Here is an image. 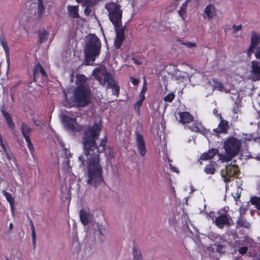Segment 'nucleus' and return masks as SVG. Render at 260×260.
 Masks as SVG:
<instances>
[{
  "instance_id": "24",
  "label": "nucleus",
  "mask_w": 260,
  "mask_h": 260,
  "mask_svg": "<svg viewBox=\"0 0 260 260\" xmlns=\"http://www.w3.org/2000/svg\"><path fill=\"white\" fill-rule=\"evenodd\" d=\"M190 0H186L181 6L180 9L178 11L179 15L182 17L183 19L186 17V9L188 6V3Z\"/></svg>"
},
{
  "instance_id": "51",
  "label": "nucleus",
  "mask_w": 260,
  "mask_h": 260,
  "mask_svg": "<svg viewBox=\"0 0 260 260\" xmlns=\"http://www.w3.org/2000/svg\"><path fill=\"white\" fill-rule=\"evenodd\" d=\"M131 82L134 85H137L139 83V80L138 79H135L133 77L130 78Z\"/></svg>"
},
{
  "instance_id": "7",
  "label": "nucleus",
  "mask_w": 260,
  "mask_h": 260,
  "mask_svg": "<svg viewBox=\"0 0 260 260\" xmlns=\"http://www.w3.org/2000/svg\"><path fill=\"white\" fill-rule=\"evenodd\" d=\"M240 173L239 168L237 165L231 162L226 166L224 169L221 171V177L225 182H230L232 178L237 177Z\"/></svg>"
},
{
  "instance_id": "14",
  "label": "nucleus",
  "mask_w": 260,
  "mask_h": 260,
  "mask_svg": "<svg viewBox=\"0 0 260 260\" xmlns=\"http://www.w3.org/2000/svg\"><path fill=\"white\" fill-rule=\"evenodd\" d=\"M229 128V126L228 121L225 120H221L220 121V122L218 125V127L213 129V132L215 133L216 136H218L220 134L227 133Z\"/></svg>"
},
{
  "instance_id": "25",
  "label": "nucleus",
  "mask_w": 260,
  "mask_h": 260,
  "mask_svg": "<svg viewBox=\"0 0 260 260\" xmlns=\"http://www.w3.org/2000/svg\"><path fill=\"white\" fill-rule=\"evenodd\" d=\"M250 41V44L257 47L260 42V34H257L255 31H253L252 32Z\"/></svg>"
},
{
  "instance_id": "49",
  "label": "nucleus",
  "mask_w": 260,
  "mask_h": 260,
  "mask_svg": "<svg viewBox=\"0 0 260 260\" xmlns=\"http://www.w3.org/2000/svg\"><path fill=\"white\" fill-rule=\"evenodd\" d=\"M242 26L241 24H240L238 25L234 24L232 27L234 29V32L235 33V32L239 31L240 30H241L242 28Z\"/></svg>"
},
{
  "instance_id": "42",
  "label": "nucleus",
  "mask_w": 260,
  "mask_h": 260,
  "mask_svg": "<svg viewBox=\"0 0 260 260\" xmlns=\"http://www.w3.org/2000/svg\"><path fill=\"white\" fill-rule=\"evenodd\" d=\"M97 230L99 231V235L101 236L104 235L106 233V229L105 226L103 225H97Z\"/></svg>"
},
{
  "instance_id": "58",
  "label": "nucleus",
  "mask_w": 260,
  "mask_h": 260,
  "mask_svg": "<svg viewBox=\"0 0 260 260\" xmlns=\"http://www.w3.org/2000/svg\"><path fill=\"white\" fill-rule=\"evenodd\" d=\"M134 60L135 63L137 64H140V63L138 61V60H136L135 59H134Z\"/></svg>"
},
{
  "instance_id": "52",
  "label": "nucleus",
  "mask_w": 260,
  "mask_h": 260,
  "mask_svg": "<svg viewBox=\"0 0 260 260\" xmlns=\"http://www.w3.org/2000/svg\"><path fill=\"white\" fill-rule=\"evenodd\" d=\"M247 209L244 207H241L240 208V216H242V214H245V213L246 212Z\"/></svg>"
},
{
  "instance_id": "9",
  "label": "nucleus",
  "mask_w": 260,
  "mask_h": 260,
  "mask_svg": "<svg viewBox=\"0 0 260 260\" xmlns=\"http://www.w3.org/2000/svg\"><path fill=\"white\" fill-rule=\"evenodd\" d=\"M218 216L215 217L213 222L220 229H223L225 226L227 227L230 226L231 217L228 213H221L218 212Z\"/></svg>"
},
{
  "instance_id": "2",
  "label": "nucleus",
  "mask_w": 260,
  "mask_h": 260,
  "mask_svg": "<svg viewBox=\"0 0 260 260\" xmlns=\"http://www.w3.org/2000/svg\"><path fill=\"white\" fill-rule=\"evenodd\" d=\"M87 78L83 74L76 75V86L74 90L72 102L73 105L79 108L87 106L91 101V90L90 85L87 82Z\"/></svg>"
},
{
  "instance_id": "41",
  "label": "nucleus",
  "mask_w": 260,
  "mask_h": 260,
  "mask_svg": "<svg viewBox=\"0 0 260 260\" xmlns=\"http://www.w3.org/2000/svg\"><path fill=\"white\" fill-rule=\"evenodd\" d=\"M175 95L173 93H169L164 98V101L167 102L171 103L175 99Z\"/></svg>"
},
{
  "instance_id": "56",
  "label": "nucleus",
  "mask_w": 260,
  "mask_h": 260,
  "mask_svg": "<svg viewBox=\"0 0 260 260\" xmlns=\"http://www.w3.org/2000/svg\"><path fill=\"white\" fill-rule=\"evenodd\" d=\"M172 171H173L174 172H176V173H178V172H179V171H178V169H177V168H176V167H173V168H172Z\"/></svg>"
},
{
  "instance_id": "10",
  "label": "nucleus",
  "mask_w": 260,
  "mask_h": 260,
  "mask_svg": "<svg viewBox=\"0 0 260 260\" xmlns=\"http://www.w3.org/2000/svg\"><path fill=\"white\" fill-rule=\"evenodd\" d=\"M136 142L137 144V150L139 154L142 157H144L147 153V149L146 148L145 142L144 137L140 134L139 131H135Z\"/></svg>"
},
{
  "instance_id": "33",
  "label": "nucleus",
  "mask_w": 260,
  "mask_h": 260,
  "mask_svg": "<svg viewBox=\"0 0 260 260\" xmlns=\"http://www.w3.org/2000/svg\"><path fill=\"white\" fill-rule=\"evenodd\" d=\"M45 8L43 5L42 0H38V14L39 18L42 17L45 12Z\"/></svg>"
},
{
  "instance_id": "29",
  "label": "nucleus",
  "mask_w": 260,
  "mask_h": 260,
  "mask_svg": "<svg viewBox=\"0 0 260 260\" xmlns=\"http://www.w3.org/2000/svg\"><path fill=\"white\" fill-rule=\"evenodd\" d=\"M250 202L258 210L260 211V197L253 196L251 197Z\"/></svg>"
},
{
  "instance_id": "31",
  "label": "nucleus",
  "mask_w": 260,
  "mask_h": 260,
  "mask_svg": "<svg viewBox=\"0 0 260 260\" xmlns=\"http://www.w3.org/2000/svg\"><path fill=\"white\" fill-rule=\"evenodd\" d=\"M216 171V169L213 164H208L204 168V172L207 174L213 175Z\"/></svg>"
},
{
  "instance_id": "23",
  "label": "nucleus",
  "mask_w": 260,
  "mask_h": 260,
  "mask_svg": "<svg viewBox=\"0 0 260 260\" xmlns=\"http://www.w3.org/2000/svg\"><path fill=\"white\" fill-rule=\"evenodd\" d=\"M89 214L85 210L81 209L80 211V218L81 222L84 225H86L89 223Z\"/></svg>"
},
{
  "instance_id": "47",
  "label": "nucleus",
  "mask_w": 260,
  "mask_h": 260,
  "mask_svg": "<svg viewBox=\"0 0 260 260\" xmlns=\"http://www.w3.org/2000/svg\"><path fill=\"white\" fill-rule=\"evenodd\" d=\"M83 6H86L84 9V13L86 15L89 16L91 12V10L90 9L91 7L93 6H89L88 5H83Z\"/></svg>"
},
{
  "instance_id": "59",
  "label": "nucleus",
  "mask_w": 260,
  "mask_h": 260,
  "mask_svg": "<svg viewBox=\"0 0 260 260\" xmlns=\"http://www.w3.org/2000/svg\"><path fill=\"white\" fill-rule=\"evenodd\" d=\"M217 112V110H216V109H214V110H213V113H214V114H215V113H216Z\"/></svg>"
},
{
  "instance_id": "43",
  "label": "nucleus",
  "mask_w": 260,
  "mask_h": 260,
  "mask_svg": "<svg viewBox=\"0 0 260 260\" xmlns=\"http://www.w3.org/2000/svg\"><path fill=\"white\" fill-rule=\"evenodd\" d=\"M147 89V88L146 86L145 85H144L143 86L142 89L140 93V96H139L140 99H141L142 100H144L145 99V93L146 92Z\"/></svg>"
},
{
  "instance_id": "26",
  "label": "nucleus",
  "mask_w": 260,
  "mask_h": 260,
  "mask_svg": "<svg viewBox=\"0 0 260 260\" xmlns=\"http://www.w3.org/2000/svg\"><path fill=\"white\" fill-rule=\"evenodd\" d=\"M120 24H119V26H115V25H113L116 32V36L125 37V28L122 27V22H121Z\"/></svg>"
},
{
  "instance_id": "44",
  "label": "nucleus",
  "mask_w": 260,
  "mask_h": 260,
  "mask_svg": "<svg viewBox=\"0 0 260 260\" xmlns=\"http://www.w3.org/2000/svg\"><path fill=\"white\" fill-rule=\"evenodd\" d=\"M256 47V46L250 44V47L246 51V53L247 55V56L250 57L252 53L254 52V50Z\"/></svg>"
},
{
  "instance_id": "34",
  "label": "nucleus",
  "mask_w": 260,
  "mask_h": 260,
  "mask_svg": "<svg viewBox=\"0 0 260 260\" xmlns=\"http://www.w3.org/2000/svg\"><path fill=\"white\" fill-rule=\"evenodd\" d=\"M212 245L215 247V251L217 253H219L220 254L224 253V246L223 245L218 243H215L213 244H212Z\"/></svg>"
},
{
  "instance_id": "30",
  "label": "nucleus",
  "mask_w": 260,
  "mask_h": 260,
  "mask_svg": "<svg viewBox=\"0 0 260 260\" xmlns=\"http://www.w3.org/2000/svg\"><path fill=\"white\" fill-rule=\"evenodd\" d=\"M100 0H76L78 3H82L83 5L89 6H95Z\"/></svg>"
},
{
  "instance_id": "46",
  "label": "nucleus",
  "mask_w": 260,
  "mask_h": 260,
  "mask_svg": "<svg viewBox=\"0 0 260 260\" xmlns=\"http://www.w3.org/2000/svg\"><path fill=\"white\" fill-rule=\"evenodd\" d=\"M248 247L246 246H242L239 248L238 251L239 253L243 255L247 253Z\"/></svg>"
},
{
  "instance_id": "27",
  "label": "nucleus",
  "mask_w": 260,
  "mask_h": 260,
  "mask_svg": "<svg viewBox=\"0 0 260 260\" xmlns=\"http://www.w3.org/2000/svg\"><path fill=\"white\" fill-rule=\"evenodd\" d=\"M237 225L246 229H249L250 224L245 219H243L242 216H240L237 222Z\"/></svg>"
},
{
  "instance_id": "36",
  "label": "nucleus",
  "mask_w": 260,
  "mask_h": 260,
  "mask_svg": "<svg viewBox=\"0 0 260 260\" xmlns=\"http://www.w3.org/2000/svg\"><path fill=\"white\" fill-rule=\"evenodd\" d=\"M0 145L1 146V148H2L1 150L0 149V151L3 152L5 154V155L8 158H9L10 157L9 155V153L7 151V147H6L7 143H6V142H5V143L3 142L2 137L1 135H0Z\"/></svg>"
},
{
  "instance_id": "32",
  "label": "nucleus",
  "mask_w": 260,
  "mask_h": 260,
  "mask_svg": "<svg viewBox=\"0 0 260 260\" xmlns=\"http://www.w3.org/2000/svg\"><path fill=\"white\" fill-rule=\"evenodd\" d=\"M125 37L116 36L114 40V47L116 49H119L121 47Z\"/></svg>"
},
{
  "instance_id": "61",
  "label": "nucleus",
  "mask_w": 260,
  "mask_h": 260,
  "mask_svg": "<svg viewBox=\"0 0 260 260\" xmlns=\"http://www.w3.org/2000/svg\"><path fill=\"white\" fill-rule=\"evenodd\" d=\"M6 260H9V259L8 258H7Z\"/></svg>"
},
{
  "instance_id": "15",
  "label": "nucleus",
  "mask_w": 260,
  "mask_h": 260,
  "mask_svg": "<svg viewBox=\"0 0 260 260\" xmlns=\"http://www.w3.org/2000/svg\"><path fill=\"white\" fill-rule=\"evenodd\" d=\"M187 127L191 132L196 133L203 134L206 131V129L203 127L202 123L198 122L196 120L192 121V124Z\"/></svg>"
},
{
  "instance_id": "60",
  "label": "nucleus",
  "mask_w": 260,
  "mask_h": 260,
  "mask_svg": "<svg viewBox=\"0 0 260 260\" xmlns=\"http://www.w3.org/2000/svg\"><path fill=\"white\" fill-rule=\"evenodd\" d=\"M65 150H66V152L67 153V151H69V150H67V149H65Z\"/></svg>"
},
{
  "instance_id": "19",
  "label": "nucleus",
  "mask_w": 260,
  "mask_h": 260,
  "mask_svg": "<svg viewBox=\"0 0 260 260\" xmlns=\"http://www.w3.org/2000/svg\"><path fill=\"white\" fill-rule=\"evenodd\" d=\"M218 150L215 148L209 150L208 152L202 154L200 156V159L203 160H206L213 158L218 153Z\"/></svg>"
},
{
  "instance_id": "35",
  "label": "nucleus",
  "mask_w": 260,
  "mask_h": 260,
  "mask_svg": "<svg viewBox=\"0 0 260 260\" xmlns=\"http://www.w3.org/2000/svg\"><path fill=\"white\" fill-rule=\"evenodd\" d=\"M213 83H214V89H216L220 91L224 90V87L223 84L218 81L217 79H214L212 80Z\"/></svg>"
},
{
  "instance_id": "53",
  "label": "nucleus",
  "mask_w": 260,
  "mask_h": 260,
  "mask_svg": "<svg viewBox=\"0 0 260 260\" xmlns=\"http://www.w3.org/2000/svg\"><path fill=\"white\" fill-rule=\"evenodd\" d=\"M209 216L210 217V218L212 219V220H214L215 217V212H213V211H211L210 212V213H209Z\"/></svg>"
},
{
  "instance_id": "50",
  "label": "nucleus",
  "mask_w": 260,
  "mask_h": 260,
  "mask_svg": "<svg viewBox=\"0 0 260 260\" xmlns=\"http://www.w3.org/2000/svg\"><path fill=\"white\" fill-rule=\"evenodd\" d=\"M255 56L257 60H260V46L256 48L255 52Z\"/></svg>"
},
{
  "instance_id": "11",
  "label": "nucleus",
  "mask_w": 260,
  "mask_h": 260,
  "mask_svg": "<svg viewBox=\"0 0 260 260\" xmlns=\"http://www.w3.org/2000/svg\"><path fill=\"white\" fill-rule=\"evenodd\" d=\"M250 75L254 81L260 80V60H254L251 61Z\"/></svg>"
},
{
  "instance_id": "20",
  "label": "nucleus",
  "mask_w": 260,
  "mask_h": 260,
  "mask_svg": "<svg viewBox=\"0 0 260 260\" xmlns=\"http://www.w3.org/2000/svg\"><path fill=\"white\" fill-rule=\"evenodd\" d=\"M21 131L23 136L25 139H26V138H30V135L31 132V128L30 126L25 123H22Z\"/></svg>"
},
{
  "instance_id": "28",
  "label": "nucleus",
  "mask_w": 260,
  "mask_h": 260,
  "mask_svg": "<svg viewBox=\"0 0 260 260\" xmlns=\"http://www.w3.org/2000/svg\"><path fill=\"white\" fill-rule=\"evenodd\" d=\"M3 194L6 197L7 201L10 203L11 209H13L15 203V199L12 197V194L5 191H3Z\"/></svg>"
},
{
  "instance_id": "13",
  "label": "nucleus",
  "mask_w": 260,
  "mask_h": 260,
  "mask_svg": "<svg viewBox=\"0 0 260 260\" xmlns=\"http://www.w3.org/2000/svg\"><path fill=\"white\" fill-rule=\"evenodd\" d=\"M0 44L2 46L5 52L6 56V60L7 63V72H8L10 66V57H9V48L5 36L4 35H2L1 38H0Z\"/></svg>"
},
{
  "instance_id": "3",
  "label": "nucleus",
  "mask_w": 260,
  "mask_h": 260,
  "mask_svg": "<svg viewBox=\"0 0 260 260\" xmlns=\"http://www.w3.org/2000/svg\"><path fill=\"white\" fill-rule=\"evenodd\" d=\"M101 42L95 35L89 36L84 49L85 59L87 62H93L101 53Z\"/></svg>"
},
{
  "instance_id": "39",
  "label": "nucleus",
  "mask_w": 260,
  "mask_h": 260,
  "mask_svg": "<svg viewBox=\"0 0 260 260\" xmlns=\"http://www.w3.org/2000/svg\"><path fill=\"white\" fill-rule=\"evenodd\" d=\"M30 228H31V230L33 245L34 247H35L36 246V233H35V228L33 222L31 220H30Z\"/></svg>"
},
{
  "instance_id": "38",
  "label": "nucleus",
  "mask_w": 260,
  "mask_h": 260,
  "mask_svg": "<svg viewBox=\"0 0 260 260\" xmlns=\"http://www.w3.org/2000/svg\"><path fill=\"white\" fill-rule=\"evenodd\" d=\"M134 260H143L141 252H139L136 247L134 245L133 247Z\"/></svg>"
},
{
  "instance_id": "55",
  "label": "nucleus",
  "mask_w": 260,
  "mask_h": 260,
  "mask_svg": "<svg viewBox=\"0 0 260 260\" xmlns=\"http://www.w3.org/2000/svg\"><path fill=\"white\" fill-rule=\"evenodd\" d=\"M13 229V224L12 223H10L9 224V230L10 231H12Z\"/></svg>"
},
{
  "instance_id": "1",
  "label": "nucleus",
  "mask_w": 260,
  "mask_h": 260,
  "mask_svg": "<svg viewBox=\"0 0 260 260\" xmlns=\"http://www.w3.org/2000/svg\"><path fill=\"white\" fill-rule=\"evenodd\" d=\"M100 133L101 129L96 125L84 131L82 142L84 155L79 157L82 165H85L86 161L88 177L87 183L94 187H97L104 181L99 154L105 151L107 139L105 137L98 145L96 141L99 139Z\"/></svg>"
},
{
  "instance_id": "21",
  "label": "nucleus",
  "mask_w": 260,
  "mask_h": 260,
  "mask_svg": "<svg viewBox=\"0 0 260 260\" xmlns=\"http://www.w3.org/2000/svg\"><path fill=\"white\" fill-rule=\"evenodd\" d=\"M215 12V8L214 6L212 4H209L206 6L204 10V13L207 15L208 19H211L213 18Z\"/></svg>"
},
{
  "instance_id": "16",
  "label": "nucleus",
  "mask_w": 260,
  "mask_h": 260,
  "mask_svg": "<svg viewBox=\"0 0 260 260\" xmlns=\"http://www.w3.org/2000/svg\"><path fill=\"white\" fill-rule=\"evenodd\" d=\"M179 122L183 124H188L193 121V117L187 111L180 112L179 113Z\"/></svg>"
},
{
  "instance_id": "54",
  "label": "nucleus",
  "mask_w": 260,
  "mask_h": 260,
  "mask_svg": "<svg viewBox=\"0 0 260 260\" xmlns=\"http://www.w3.org/2000/svg\"><path fill=\"white\" fill-rule=\"evenodd\" d=\"M215 247L213 246V245H211L210 247H208V250L210 252H214V251Z\"/></svg>"
},
{
  "instance_id": "63",
  "label": "nucleus",
  "mask_w": 260,
  "mask_h": 260,
  "mask_svg": "<svg viewBox=\"0 0 260 260\" xmlns=\"http://www.w3.org/2000/svg\"><path fill=\"white\" fill-rule=\"evenodd\" d=\"M0 38H1V37H0Z\"/></svg>"
},
{
  "instance_id": "45",
  "label": "nucleus",
  "mask_w": 260,
  "mask_h": 260,
  "mask_svg": "<svg viewBox=\"0 0 260 260\" xmlns=\"http://www.w3.org/2000/svg\"><path fill=\"white\" fill-rule=\"evenodd\" d=\"M144 100L140 99L134 104V109L136 111H139L140 108L142 106Z\"/></svg>"
},
{
  "instance_id": "8",
  "label": "nucleus",
  "mask_w": 260,
  "mask_h": 260,
  "mask_svg": "<svg viewBox=\"0 0 260 260\" xmlns=\"http://www.w3.org/2000/svg\"><path fill=\"white\" fill-rule=\"evenodd\" d=\"M92 76L102 85H105L113 77L112 74L108 72L105 68L101 67L96 68L93 71Z\"/></svg>"
},
{
  "instance_id": "48",
  "label": "nucleus",
  "mask_w": 260,
  "mask_h": 260,
  "mask_svg": "<svg viewBox=\"0 0 260 260\" xmlns=\"http://www.w3.org/2000/svg\"><path fill=\"white\" fill-rule=\"evenodd\" d=\"M183 44L186 46L187 47L191 48L197 46V44L194 43L187 42L186 43H183Z\"/></svg>"
},
{
  "instance_id": "12",
  "label": "nucleus",
  "mask_w": 260,
  "mask_h": 260,
  "mask_svg": "<svg viewBox=\"0 0 260 260\" xmlns=\"http://www.w3.org/2000/svg\"><path fill=\"white\" fill-rule=\"evenodd\" d=\"M39 73L41 74L42 77L43 79L48 77L44 69L42 67L40 63L38 62L34 66L32 70L34 82H36L37 81L39 77Z\"/></svg>"
},
{
  "instance_id": "17",
  "label": "nucleus",
  "mask_w": 260,
  "mask_h": 260,
  "mask_svg": "<svg viewBox=\"0 0 260 260\" xmlns=\"http://www.w3.org/2000/svg\"><path fill=\"white\" fill-rule=\"evenodd\" d=\"M107 83V88L112 89L113 94L118 96L119 93L120 87L116 83L114 77H113Z\"/></svg>"
},
{
  "instance_id": "18",
  "label": "nucleus",
  "mask_w": 260,
  "mask_h": 260,
  "mask_svg": "<svg viewBox=\"0 0 260 260\" xmlns=\"http://www.w3.org/2000/svg\"><path fill=\"white\" fill-rule=\"evenodd\" d=\"M2 114L3 117L6 120L8 126L11 130V131L13 132L14 131H15V126L10 114L5 111H2Z\"/></svg>"
},
{
  "instance_id": "40",
  "label": "nucleus",
  "mask_w": 260,
  "mask_h": 260,
  "mask_svg": "<svg viewBox=\"0 0 260 260\" xmlns=\"http://www.w3.org/2000/svg\"><path fill=\"white\" fill-rule=\"evenodd\" d=\"M26 142L27 143V145L28 149L29 150L30 153L31 155H33L34 153V147L31 143V140L30 138H26V139H25Z\"/></svg>"
},
{
  "instance_id": "62",
  "label": "nucleus",
  "mask_w": 260,
  "mask_h": 260,
  "mask_svg": "<svg viewBox=\"0 0 260 260\" xmlns=\"http://www.w3.org/2000/svg\"><path fill=\"white\" fill-rule=\"evenodd\" d=\"M259 95L260 96V93H259Z\"/></svg>"
},
{
  "instance_id": "22",
  "label": "nucleus",
  "mask_w": 260,
  "mask_h": 260,
  "mask_svg": "<svg viewBox=\"0 0 260 260\" xmlns=\"http://www.w3.org/2000/svg\"><path fill=\"white\" fill-rule=\"evenodd\" d=\"M78 6H68L67 7L68 12L71 17L74 18H79L80 16L78 13Z\"/></svg>"
},
{
  "instance_id": "5",
  "label": "nucleus",
  "mask_w": 260,
  "mask_h": 260,
  "mask_svg": "<svg viewBox=\"0 0 260 260\" xmlns=\"http://www.w3.org/2000/svg\"><path fill=\"white\" fill-rule=\"evenodd\" d=\"M108 12L109 20L113 25L119 26L122 22V10L120 5L115 2L107 3L105 6Z\"/></svg>"
},
{
  "instance_id": "6",
  "label": "nucleus",
  "mask_w": 260,
  "mask_h": 260,
  "mask_svg": "<svg viewBox=\"0 0 260 260\" xmlns=\"http://www.w3.org/2000/svg\"><path fill=\"white\" fill-rule=\"evenodd\" d=\"M62 123L64 124L65 127L68 130L76 132H82V143L83 142V138L84 137V131H85L87 128L91 127L94 126L95 125H96L99 126V127L102 130L101 125L95 123L92 126H82L79 125L76 121V119L75 118H71L68 116L64 115L62 118Z\"/></svg>"
},
{
  "instance_id": "4",
  "label": "nucleus",
  "mask_w": 260,
  "mask_h": 260,
  "mask_svg": "<svg viewBox=\"0 0 260 260\" xmlns=\"http://www.w3.org/2000/svg\"><path fill=\"white\" fill-rule=\"evenodd\" d=\"M226 155L219 154L220 159L229 161L238 154L241 147V142L237 138L230 137L224 145Z\"/></svg>"
},
{
  "instance_id": "57",
  "label": "nucleus",
  "mask_w": 260,
  "mask_h": 260,
  "mask_svg": "<svg viewBox=\"0 0 260 260\" xmlns=\"http://www.w3.org/2000/svg\"><path fill=\"white\" fill-rule=\"evenodd\" d=\"M220 119V121L221 120H224L222 118V116H221V114H217V115Z\"/></svg>"
},
{
  "instance_id": "37",
  "label": "nucleus",
  "mask_w": 260,
  "mask_h": 260,
  "mask_svg": "<svg viewBox=\"0 0 260 260\" xmlns=\"http://www.w3.org/2000/svg\"><path fill=\"white\" fill-rule=\"evenodd\" d=\"M48 33L46 30H43L39 33V41L42 43L47 41L48 37Z\"/></svg>"
}]
</instances>
